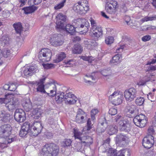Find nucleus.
I'll return each mask as SVG.
<instances>
[{"label":"nucleus","instance_id":"31","mask_svg":"<svg viewBox=\"0 0 156 156\" xmlns=\"http://www.w3.org/2000/svg\"><path fill=\"white\" fill-rule=\"evenodd\" d=\"M80 2H79L75 4L74 7V9L76 11L78 12H83V5H81Z\"/></svg>","mask_w":156,"mask_h":156},{"label":"nucleus","instance_id":"42","mask_svg":"<svg viewBox=\"0 0 156 156\" xmlns=\"http://www.w3.org/2000/svg\"><path fill=\"white\" fill-rule=\"evenodd\" d=\"M156 20V15H154L152 16L151 17H147L146 16L141 20L142 22H144L145 21H147L149 20Z\"/></svg>","mask_w":156,"mask_h":156},{"label":"nucleus","instance_id":"10","mask_svg":"<svg viewBox=\"0 0 156 156\" xmlns=\"http://www.w3.org/2000/svg\"><path fill=\"white\" fill-rule=\"evenodd\" d=\"M115 139L116 145L121 147H124L129 140L127 136L122 133L117 135Z\"/></svg>","mask_w":156,"mask_h":156},{"label":"nucleus","instance_id":"44","mask_svg":"<svg viewBox=\"0 0 156 156\" xmlns=\"http://www.w3.org/2000/svg\"><path fill=\"white\" fill-rule=\"evenodd\" d=\"M144 101V98L142 97L138 98L136 100V103L138 105L141 106L143 104Z\"/></svg>","mask_w":156,"mask_h":156},{"label":"nucleus","instance_id":"37","mask_svg":"<svg viewBox=\"0 0 156 156\" xmlns=\"http://www.w3.org/2000/svg\"><path fill=\"white\" fill-rule=\"evenodd\" d=\"M101 73L105 76H109L111 75L112 71L110 69H104L101 71Z\"/></svg>","mask_w":156,"mask_h":156},{"label":"nucleus","instance_id":"23","mask_svg":"<svg viewBox=\"0 0 156 156\" xmlns=\"http://www.w3.org/2000/svg\"><path fill=\"white\" fill-rule=\"evenodd\" d=\"M122 58L121 54H118L113 57L110 63L111 65H116L119 63L121 61L120 58Z\"/></svg>","mask_w":156,"mask_h":156},{"label":"nucleus","instance_id":"34","mask_svg":"<svg viewBox=\"0 0 156 156\" xmlns=\"http://www.w3.org/2000/svg\"><path fill=\"white\" fill-rule=\"evenodd\" d=\"M148 119H144L141 121H139L136 123H134V124L140 128L144 127L147 122Z\"/></svg>","mask_w":156,"mask_h":156},{"label":"nucleus","instance_id":"54","mask_svg":"<svg viewBox=\"0 0 156 156\" xmlns=\"http://www.w3.org/2000/svg\"><path fill=\"white\" fill-rule=\"evenodd\" d=\"M108 113L112 115H115L117 113V109L114 108H111L109 110Z\"/></svg>","mask_w":156,"mask_h":156},{"label":"nucleus","instance_id":"50","mask_svg":"<svg viewBox=\"0 0 156 156\" xmlns=\"http://www.w3.org/2000/svg\"><path fill=\"white\" fill-rule=\"evenodd\" d=\"M93 125L92 124L91 119L89 118L88 119L87 123L86 130H89L92 128V126Z\"/></svg>","mask_w":156,"mask_h":156},{"label":"nucleus","instance_id":"9","mask_svg":"<svg viewBox=\"0 0 156 156\" xmlns=\"http://www.w3.org/2000/svg\"><path fill=\"white\" fill-rule=\"evenodd\" d=\"M117 2L114 0H107L106 4L105 9L108 13H114L117 8Z\"/></svg>","mask_w":156,"mask_h":156},{"label":"nucleus","instance_id":"33","mask_svg":"<svg viewBox=\"0 0 156 156\" xmlns=\"http://www.w3.org/2000/svg\"><path fill=\"white\" fill-rule=\"evenodd\" d=\"M10 119V115L8 112H5L3 116L1 118V120L2 122L4 123H7L9 122V120Z\"/></svg>","mask_w":156,"mask_h":156},{"label":"nucleus","instance_id":"25","mask_svg":"<svg viewBox=\"0 0 156 156\" xmlns=\"http://www.w3.org/2000/svg\"><path fill=\"white\" fill-rule=\"evenodd\" d=\"M31 5L30 6L24 7L23 9L26 14H27L33 12L37 9V7L34 6L33 5Z\"/></svg>","mask_w":156,"mask_h":156},{"label":"nucleus","instance_id":"20","mask_svg":"<svg viewBox=\"0 0 156 156\" xmlns=\"http://www.w3.org/2000/svg\"><path fill=\"white\" fill-rule=\"evenodd\" d=\"M119 95L117 91H115L112 95L109 97V100H111L114 98H115L113 99L115 105L120 104L122 103V99L119 97Z\"/></svg>","mask_w":156,"mask_h":156},{"label":"nucleus","instance_id":"19","mask_svg":"<svg viewBox=\"0 0 156 156\" xmlns=\"http://www.w3.org/2000/svg\"><path fill=\"white\" fill-rule=\"evenodd\" d=\"M125 110L127 112L130 113L133 116H135L137 115L138 112V109L137 107L133 105L126 106Z\"/></svg>","mask_w":156,"mask_h":156},{"label":"nucleus","instance_id":"32","mask_svg":"<svg viewBox=\"0 0 156 156\" xmlns=\"http://www.w3.org/2000/svg\"><path fill=\"white\" fill-rule=\"evenodd\" d=\"M82 49L81 46L79 44H76L74 46L73 53L75 54H80L82 52Z\"/></svg>","mask_w":156,"mask_h":156},{"label":"nucleus","instance_id":"29","mask_svg":"<svg viewBox=\"0 0 156 156\" xmlns=\"http://www.w3.org/2000/svg\"><path fill=\"white\" fill-rule=\"evenodd\" d=\"M145 119H148L144 115L141 114L139 115H136L133 119V122L134 123H136L139 121H141Z\"/></svg>","mask_w":156,"mask_h":156},{"label":"nucleus","instance_id":"48","mask_svg":"<svg viewBox=\"0 0 156 156\" xmlns=\"http://www.w3.org/2000/svg\"><path fill=\"white\" fill-rule=\"evenodd\" d=\"M155 128H154V127L151 125L148 129V135H152L153 134H154Z\"/></svg>","mask_w":156,"mask_h":156},{"label":"nucleus","instance_id":"1","mask_svg":"<svg viewBox=\"0 0 156 156\" xmlns=\"http://www.w3.org/2000/svg\"><path fill=\"white\" fill-rule=\"evenodd\" d=\"M34 124L29 122H26L22 126V129L19 133L20 136H25L28 133H30L33 136H37L41 132L43 126L40 122H36Z\"/></svg>","mask_w":156,"mask_h":156},{"label":"nucleus","instance_id":"45","mask_svg":"<svg viewBox=\"0 0 156 156\" xmlns=\"http://www.w3.org/2000/svg\"><path fill=\"white\" fill-rule=\"evenodd\" d=\"M114 38L112 36H108L105 38V42L108 45L110 44L113 42Z\"/></svg>","mask_w":156,"mask_h":156},{"label":"nucleus","instance_id":"2","mask_svg":"<svg viewBox=\"0 0 156 156\" xmlns=\"http://www.w3.org/2000/svg\"><path fill=\"white\" fill-rule=\"evenodd\" d=\"M58 151V147L53 143L46 144L42 149L44 156H56Z\"/></svg>","mask_w":156,"mask_h":156},{"label":"nucleus","instance_id":"52","mask_svg":"<svg viewBox=\"0 0 156 156\" xmlns=\"http://www.w3.org/2000/svg\"><path fill=\"white\" fill-rule=\"evenodd\" d=\"M5 97L0 98V104H6L7 103L8 101L7 98V94L4 95Z\"/></svg>","mask_w":156,"mask_h":156},{"label":"nucleus","instance_id":"63","mask_svg":"<svg viewBox=\"0 0 156 156\" xmlns=\"http://www.w3.org/2000/svg\"><path fill=\"white\" fill-rule=\"evenodd\" d=\"M156 70V66H150L148 67L147 69V71H149L151 70Z\"/></svg>","mask_w":156,"mask_h":156},{"label":"nucleus","instance_id":"58","mask_svg":"<svg viewBox=\"0 0 156 156\" xmlns=\"http://www.w3.org/2000/svg\"><path fill=\"white\" fill-rule=\"evenodd\" d=\"M156 29V27L154 26H149V27H147L146 28H144L142 29V30L143 31H145L147 30H153Z\"/></svg>","mask_w":156,"mask_h":156},{"label":"nucleus","instance_id":"12","mask_svg":"<svg viewBox=\"0 0 156 156\" xmlns=\"http://www.w3.org/2000/svg\"><path fill=\"white\" fill-rule=\"evenodd\" d=\"M12 128L9 124L3 125L0 127V137L5 138L11 134Z\"/></svg>","mask_w":156,"mask_h":156},{"label":"nucleus","instance_id":"4","mask_svg":"<svg viewBox=\"0 0 156 156\" xmlns=\"http://www.w3.org/2000/svg\"><path fill=\"white\" fill-rule=\"evenodd\" d=\"M52 56L51 50L47 48L42 49L38 54V58L41 62L49 61Z\"/></svg>","mask_w":156,"mask_h":156},{"label":"nucleus","instance_id":"36","mask_svg":"<svg viewBox=\"0 0 156 156\" xmlns=\"http://www.w3.org/2000/svg\"><path fill=\"white\" fill-rule=\"evenodd\" d=\"M7 137V141L8 143L9 144L12 142L16 141L17 140V136L13 134H10Z\"/></svg>","mask_w":156,"mask_h":156},{"label":"nucleus","instance_id":"6","mask_svg":"<svg viewBox=\"0 0 156 156\" xmlns=\"http://www.w3.org/2000/svg\"><path fill=\"white\" fill-rule=\"evenodd\" d=\"M136 89L133 87L127 89L124 92V97L127 101L131 102L137 96Z\"/></svg>","mask_w":156,"mask_h":156},{"label":"nucleus","instance_id":"51","mask_svg":"<svg viewBox=\"0 0 156 156\" xmlns=\"http://www.w3.org/2000/svg\"><path fill=\"white\" fill-rule=\"evenodd\" d=\"M33 2V3L34 5H37L41 2L42 0H29V1H28V4L30 5H33L31 2Z\"/></svg>","mask_w":156,"mask_h":156},{"label":"nucleus","instance_id":"64","mask_svg":"<svg viewBox=\"0 0 156 156\" xmlns=\"http://www.w3.org/2000/svg\"><path fill=\"white\" fill-rule=\"evenodd\" d=\"M124 154V150H120L117 152V151L116 155L117 156H123Z\"/></svg>","mask_w":156,"mask_h":156},{"label":"nucleus","instance_id":"62","mask_svg":"<svg viewBox=\"0 0 156 156\" xmlns=\"http://www.w3.org/2000/svg\"><path fill=\"white\" fill-rule=\"evenodd\" d=\"M151 80V78L149 77L148 78V79L147 80H146V82L143 81H140L139 83H138L137 84L139 85V86H143L146 83V82H147L149 80Z\"/></svg>","mask_w":156,"mask_h":156},{"label":"nucleus","instance_id":"46","mask_svg":"<svg viewBox=\"0 0 156 156\" xmlns=\"http://www.w3.org/2000/svg\"><path fill=\"white\" fill-rule=\"evenodd\" d=\"M81 58L83 60L87 61L91 63L94 59V58L91 56H83L81 57Z\"/></svg>","mask_w":156,"mask_h":156},{"label":"nucleus","instance_id":"59","mask_svg":"<svg viewBox=\"0 0 156 156\" xmlns=\"http://www.w3.org/2000/svg\"><path fill=\"white\" fill-rule=\"evenodd\" d=\"M151 39V37L149 35L144 36L142 38V40L144 42L149 41Z\"/></svg>","mask_w":156,"mask_h":156},{"label":"nucleus","instance_id":"28","mask_svg":"<svg viewBox=\"0 0 156 156\" xmlns=\"http://www.w3.org/2000/svg\"><path fill=\"white\" fill-rule=\"evenodd\" d=\"M13 26L17 34H20L22 30V27L21 23L18 22L14 23L13 24Z\"/></svg>","mask_w":156,"mask_h":156},{"label":"nucleus","instance_id":"5","mask_svg":"<svg viewBox=\"0 0 156 156\" xmlns=\"http://www.w3.org/2000/svg\"><path fill=\"white\" fill-rule=\"evenodd\" d=\"M46 79V77L41 79L38 82H37V85L38 86L37 88V91L43 93H46L48 95L51 97H54L56 95V88L55 85H54V87L53 90L50 91V93L52 94L51 95L49 93H47L44 89V82Z\"/></svg>","mask_w":156,"mask_h":156},{"label":"nucleus","instance_id":"47","mask_svg":"<svg viewBox=\"0 0 156 156\" xmlns=\"http://www.w3.org/2000/svg\"><path fill=\"white\" fill-rule=\"evenodd\" d=\"M10 54V50L8 49H4L2 52V55L5 58L8 57Z\"/></svg>","mask_w":156,"mask_h":156},{"label":"nucleus","instance_id":"56","mask_svg":"<svg viewBox=\"0 0 156 156\" xmlns=\"http://www.w3.org/2000/svg\"><path fill=\"white\" fill-rule=\"evenodd\" d=\"M29 70L27 67L24 71V74L27 77L32 75Z\"/></svg>","mask_w":156,"mask_h":156},{"label":"nucleus","instance_id":"18","mask_svg":"<svg viewBox=\"0 0 156 156\" xmlns=\"http://www.w3.org/2000/svg\"><path fill=\"white\" fill-rule=\"evenodd\" d=\"M79 26H80V28L84 29L83 30L84 33H86L88 30L89 27V23L85 19H79Z\"/></svg>","mask_w":156,"mask_h":156},{"label":"nucleus","instance_id":"22","mask_svg":"<svg viewBox=\"0 0 156 156\" xmlns=\"http://www.w3.org/2000/svg\"><path fill=\"white\" fill-rule=\"evenodd\" d=\"M73 148L76 151H80L82 153L84 152V145L81 141L76 142L74 144Z\"/></svg>","mask_w":156,"mask_h":156},{"label":"nucleus","instance_id":"41","mask_svg":"<svg viewBox=\"0 0 156 156\" xmlns=\"http://www.w3.org/2000/svg\"><path fill=\"white\" fill-rule=\"evenodd\" d=\"M41 65L43 66L44 69H52L55 67V65L54 64L50 63L45 64L42 63Z\"/></svg>","mask_w":156,"mask_h":156},{"label":"nucleus","instance_id":"7","mask_svg":"<svg viewBox=\"0 0 156 156\" xmlns=\"http://www.w3.org/2000/svg\"><path fill=\"white\" fill-rule=\"evenodd\" d=\"M14 117L15 120L19 123L24 122L27 118L25 112L21 109H17L16 110Z\"/></svg>","mask_w":156,"mask_h":156},{"label":"nucleus","instance_id":"53","mask_svg":"<svg viewBox=\"0 0 156 156\" xmlns=\"http://www.w3.org/2000/svg\"><path fill=\"white\" fill-rule=\"evenodd\" d=\"M76 98H68L67 100V101L68 102L69 104L70 105L76 103L77 99L76 100Z\"/></svg>","mask_w":156,"mask_h":156},{"label":"nucleus","instance_id":"49","mask_svg":"<svg viewBox=\"0 0 156 156\" xmlns=\"http://www.w3.org/2000/svg\"><path fill=\"white\" fill-rule=\"evenodd\" d=\"M27 67L29 69V70L32 75L37 70V66H27Z\"/></svg>","mask_w":156,"mask_h":156},{"label":"nucleus","instance_id":"16","mask_svg":"<svg viewBox=\"0 0 156 156\" xmlns=\"http://www.w3.org/2000/svg\"><path fill=\"white\" fill-rule=\"evenodd\" d=\"M86 116V113L82 109H79L77 112L76 121L79 123H83L85 122L84 117Z\"/></svg>","mask_w":156,"mask_h":156},{"label":"nucleus","instance_id":"13","mask_svg":"<svg viewBox=\"0 0 156 156\" xmlns=\"http://www.w3.org/2000/svg\"><path fill=\"white\" fill-rule=\"evenodd\" d=\"M154 137L152 135H147L143 140L142 144L144 148L150 149L154 143Z\"/></svg>","mask_w":156,"mask_h":156},{"label":"nucleus","instance_id":"39","mask_svg":"<svg viewBox=\"0 0 156 156\" xmlns=\"http://www.w3.org/2000/svg\"><path fill=\"white\" fill-rule=\"evenodd\" d=\"M18 86L19 84L16 82L9 83V91H15Z\"/></svg>","mask_w":156,"mask_h":156},{"label":"nucleus","instance_id":"60","mask_svg":"<svg viewBox=\"0 0 156 156\" xmlns=\"http://www.w3.org/2000/svg\"><path fill=\"white\" fill-rule=\"evenodd\" d=\"M73 62V59H70L69 60H68L67 61H65L64 62V63H65V64L66 65L65 66L66 67L69 66L70 65H73V63H71V62Z\"/></svg>","mask_w":156,"mask_h":156},{"label":"nucleus","instance_id":"17","mask_svg":"<svg viewBox=\"0 0 156 156\" xmlns=\"http://www.w3.org/2000/svg\"><path fill=\"white\" fill-rule=\"evenodd\" d=\"M19 104V102L17 99L13 98L12 101L7 103L5 106L9 111H11L17 108Z\"/></svg>","mask_w":156,"mask_h":156},{"label":"nucleus","instance_id":"14","mask_svg":"<svg viewBox=\"0 0 156 156\" xmlns=\"http://www.w3.org/2000/svg\"><path fill=\"white\" fill-rule=\"evenodd\" d=\"M63 43L62 37L60 34L55 35L51 38V43L55 46H57L62 45Z\"/></svg>","mask_w":156,"mask_h":156},{"label":"nucleus","instance_id":"27","mask_svg":"<svg viewBox=\"0 0 156 156\" xmlns=\"http://www.w3.org/2000/svg\"><path fill=\"white\" fill-rule=\"evenodd\" d=\"M117 127L115 125H110L108 128V133L110 135H112L116 133Z\"/></svg>","mask_w":156,"mask_h":156},{"label":"nucleus","instance_id":"55","mask_svg":"<svg viewBox=\"0 0 156 156\" xmlns=\"http://www.w3.org/2000/svg\"><path fill=\"white\" fill-rule=\"evenodd\" d=\"M55 99L58 104H61L64 100V98L58 95H55Z\"/></svg>","mask_w":156,"mask_h":156},{"label":"nucleus","instance_id":"40","mask_svg":"<svg viewBox=\"0 0 156 156\" xmlns=\"http://www.w3.org/2000/svg\"><path fill=\"white\" fill-rule=\"evenodd\" d=\"M117 150L113 148H109L107 154V156H117Z\"/></svg>","mask_w":156,"mask_h":156},{"label":"nucleus","instance_id":"15","mask_svg":"<svg viewBox=\"0 0 156 156\" xmlns=\"http://www.w3.org/2000/svg\"><path fill=\"white\" fill-rule=\"evenodd\" d=\"M101 119L102 121H101L100 119H99V123L97 129V131L99 133L104 132L108 125V121L106 120L105 117H103Z\"/></svg>","mask_w":156,"mask_h":156},{"label":"nucleus","instance_id":"21","mask_svg":"<svg viewBox=\"0 0 156 156\" xmlns=\"http://www.w3.org/2000/svg\"><path fill=\"white\" fill-rule=\"evenodd\" d=\"M60 29L66 31L71 35L74 34L76 32V28L70 24H68L66 25L65 24L64 28Z\"/></svg>","mask_w":156,"mask_h":156},{"label":"nucleus","instance_id":"11","mask_svg":"<svg viewBox=\"0 0 156 156\" xmlns=\"http://www.w3.org/2000/svg\"><path fill=\"white\" fill-rule=\"evenodd\" d=\"M57 29H63L65 26V23L66 20V16L62 13L58 14L56 17Z\"/></svg>","mask_w":156,"mask_h":156},{"label":"nucleus","instance_id":"61","mask_svg":"<svg viewBox=\"0 0 156 156\" xmlns=\"http://www.w3.org/2000/svg\"><path fill=\"white\" fill-rule=\"evenodd\" d=\"M38 114H41V112L36 109L33 110L32 116H37Z\"/></svg>","mask_w":156,"mask_h":156},{"label":"nucleus","instance_id":"26","mask_svg":"<svg viewBox=\"0 0 156 156\" xmlns=\"http://www.w3.org/2000/svg\"><path fill=\"white\" fill-rule=\"evenodd\" d=\"M23 106L26 112L30 111L32 107V103L29 100H27L23 104Z\"/></svg>","mask_w":156,"mask_h":156},{"label":"nucleus","instance_id":"38","mask_svg":"<svg viewBox=\"0 0 156 156\" xmlns=\"http://www.w3.org/2000/svg\"><path fill=\"white\" fill-rule=\"evenodd\" d=\"M66 0H62L58 4H56L54 7V9L55 10H58L62 8L64 5L66 3Z\"/></svg>","mask_w":156,"mask_h":156},{"label":"nucleus","instance_id":"35","mask_svg":"<svg viewBox=\"0 0 156 156\" xmlns=\"http://www.w3.org/2000/svg\"><path fill=\"white\" fill-rule=\"evenodd\" d=\"M9 38L6 36H3L0 39L2 45H7L9 44Z\"/></svg>","mask_w":156,"mask_h":156},{"label":"nucleus","instance_id":"24","mask_svg":"<svg viewBox=\"0 0 156 156\" xmlns=\"http://www.w3.org/2000/svg\"><path fill=\"white\" fill-rule=\"evenodd\" d=\"M93 35L96 37V39L98 38L102 34V30L101 27H98L97 28L91 30Z\"/></svg>","mask_w":156,"mask_h":156},{"label":"nucleus","instance_id":"30","mask_svg":"<svg viewBox=\"0 0 156 156\" xmlns=\"http://www.w3.org/2000/svg\"><path fill=\"white\" fill-rule=\"evenodd\" d=\"M66 57V55L64 52H61L57 56V58L53 60L55 63H58Z\"/></svg>","mask_w":156,"mask_h":156},{"label":"nucleus","instance_id":"3","mask_svg":"<svg viewBox=\"0 0 156 156\" xmlns=\"http://www.w3.org/2000/svg\"><path fill=\"white\" fill-rule=\"evenodd\" d=\"M80 132L74 131V136L75 139H78L84 146H89L93 142V138L89 136H83Z\"/></svg>","mask_w":156,"mask_h":156},{"label":"nucleus","instance_id":"57","mask_svg":"<svg viewBox=\"0 0 156 156\" xmlns=\"http://www.w3.org/2000/svg\"><path fill=\"white\" fill-rule=\"evenodd\" d=\"M90 21L91 22V24L92 26L91 30H93V29L97 28V27H98L97 26L96 23L94 20H91Z\"/></svg>","mask_w":156,"mask_h":156},{"label":"nucleus","instance_id":"8","mask_svg":"<svg viewBox=\"0 0 156 156\" xmlns=\"http://www.w3.org/2000/svg\"><path fill=\"white\" fill-rule=\"evenodd\" d=\"M118 125L120 131L129 132L132 128L129 121L127 119L120 120L118 122Z\"/></svg>","mask_w":156,"mask_h":156},{"label":"nucleus","instance_id":"43","mask_svg":"<svg viewBox=\"0 0 156 156\" xmlns=\"http://www.w3.org/2000/svg\"><path fill=\"white\" fill-rule=\"evenodd\" d=\"M72 141L70 139H65L62 143V145L64 147L69 146L71 145Z\"/></svg>","mask_w":156,"mask_h":156}]
</instances>
